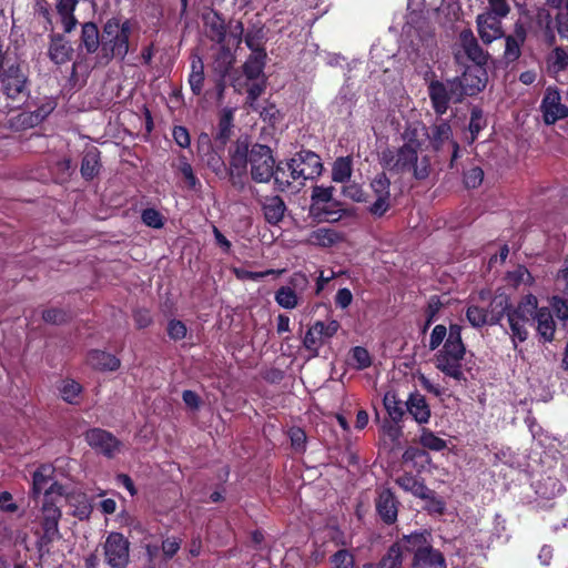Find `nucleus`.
<instances>
[{"label":"nucleus","mask_w":568,"mask_h":568,"mask_svg":"<svg viewBox=\"0 0 568 568\" xmlns=\"http://www.w3.org/2000/svg\"><path fill=\"white\" fill-rule=\"evenodd\" d=\"M460 47L463 48L465 54L473 61L475 64L484 65L487 62V54L479 47L476 38L474 37L470 30H464L459 34Z\"/></svg>","instance_id":"nucleus-26"},{"label":"nucleus","mask_w":568,"mask_h":568,"mask_svg":"<svg viewBox=\"0 0 568 568\" xmlns=\"http://www.w3.org/2000/svg\"><path fill=\"white\" fill-rule=\"evenodd\" d=\"M508 284L515 288L520 286H530L534 283V277L525 266H517L515 270L507 273Z\"/></svg>","instance_id":"nucleus-45"},{"label":"nucleus","mask_w":568,"mask_h":568,"mask_svg":"<svg viewBox=\"0 0 568 568\" xmlns=\"http://www.w3.org/2000/svg\"><path fill=\"white\" fill-rule=\"evenodd\" d=\"M262 209L265 220L270 224L275 225L283 220L286 206L284 201L280 196L275 195L266 197Z\"/></svg>","instance_id":"nucleus-33"},{"label":"nucleus","mask_w":568,"mask_h":568,"mask_svg":"<svg viewBox=\"0 0 568 568\" xmlns=\"http://www.w3.org/2000/svg\"><path fill=\"white\" fill-rule=\"evenodd\" d=\"M266 53L263 49H254L243 65L244 74L250 80L257 79L264 69Z\"/></svg>","instance_id":"nucleus-35"},{"label":"nucleus","mask_w":568,"mask_h":568,"mask_svg":"<svg viewBox=\"0 0 568 568\" xmlns=\"http://www.w3.org/2000/svg\"><path fill=\"white\" fill-rule=\"evenodd\" d=\"M287 170L293 181L312 180L322 173L321 158L312 151H301L286 162Z\"/></svg>","instance_id":"nucleus-7"},{"label":"nucleus","mask_w":568,"mask_h":568,"mask_svg":"<svg viewBox=\"0 0 568 568\" xmlns=\"http://www.w3.org/2000/svg\"><path fill=\"white\" fill-rule=\"evenodd\" d=\"M540 111L546 124H554L568 116V106L561 102L557 88L548 87L540 104Z\"/></svg>","instance_id":"nucleus-17"},{"label":"nucleus","mask_w":568,"mask_h":568,"mask_svg":"<svg viewBox=\"0 0 568 568\" xmlns=\"http://www.w3.org/2000/svg\"><path fill=\"white\" fill-rule=\"evenodd\" d=\"M189 84L194 94L199 95L202 93L204 84V63L199 55L192 57Z\"/></svg>","instance_id":"nucleus-39"},{"label":"nucleus","mask_w":568,"mask_h":568,"mask_svg":"<svg viewBox=\"0 0 568 568\" xmlns=\"http://www.w3.org/2000/svg\"><path fill=\"white\" fill-rule=\"evenodd\" d=\"M384 406L389 415V417L397 422L404 415L403 402L397 398L396 394L393 392H387L384 396Z\"/></svg>","instance_id":"nucleus-46"},{"label":"nucleus","mask_w":568,"mask_h":568,"mask_svg":"<svg viewBox=\"0 0 568 568\" xmlns=\"http://www.w3.org/2000/svg\"><path fill=\"white\" fill-rule=\"evenodd\" d=\"M61 397L69 404H78L82 392V386L73 379H64L59 387Z\"/></svg>","instance_id":"nucleus-44"},{"label":"nucleus","mask_w":568,"mask_h":568,"mask_svg":"<svg viewBox=\"0 0 568 568\" xmlns=\"http://www.w3.org/2000/svg\"><path fill=\"white\" fill-rule=\"evenodd\" d=\"M405 551L397 541L387 551V555L377 564H366L363 568H399L403 562Z\"/></svg>","instance_id":"nucleus-37"},{"label":"nucleus","mask_w":568,"mask_h":568,"mask_svg":"<svg viewBox=\"0 0 568 568\" xmlns=\"http://www.w3.org/2000/svg\"><path fill=\"white\" fill-rule=\"evenodd\" d=\"M519 40L508 37L506 39L505 57L509 61H515L520 55V43L524 41V32L517 33Z\"/></svg>","instance_id":"nucleus-53"},{"label":"nucleus","mask_w":568,"mask_h":568,"mask_svg":"<svg viewBox=\"0 0 568 568\" xmlns=\"http://www.w3.org/2000/svg\"><path fill=\"white\" fill-rule=\"evenodd\" d=\"M131 26L129 21L109 19L103 27V49H109L113 57L123 60L129 52V37Z\"/></svg>","instance_id":"nucleus-5"},{"label":"nucleus","mask_w":568,"mask_h":568,"mask_svg":"<svg viewBox=\"0 0 568 568\" xmlns=\"http://www.w3.org/2000/svg\"><path fill=\"white\" fill-rule=\"evenodd\" d=\"M448 333H449V328L447 329L446 326L442 325V324H438L436 325L432 333H430V337H429V349L432 351H435L437 349L440 344L448 337Z\"/></svg>","instance_id":"nucleus-56"},{"label":"nucleus","mask_w":568,"mask_h":568,"mask_svg":"<svg viewBox=\"0 0 568 568\" xmlns=\"http://www.w3.org/2000/svg\"><path fill=\"white\" fill-rule=\"evenodd\" d=\"M186 326L183 322L172 320L168 325V334L172 339L179 341L185 337Z\"/></svg>","instance_id":"nucleus-64"},{"label":"nucleus","mask_w":568,"mask_h":568,"mask_svg":"<svg viewBox=\"0 0 568 568\" xmlns=\"http://www.w3.org/2000/svg\"><path fill=\"white\" fill-rule=\"evenodd\" d=\"M381 164L384 169L396 174L412 173L417 180L429 175V160L427 156L418 158V150L402 145L396 151L385 150L381 154Z\"/></svg>","instance_id":"nucleus-3"},{"label":"nucleus","mask_w":568,"mask_h":568,"mask_svg":"<svg viewBox=\"0 0 568 568\" xmlns=\"http://www.w3.org/2000/svg\"><path fill=\"white\" fill-rule=\"evenodd\" d=\"M234 120V109L225 108L222 110L220 115V121L217 125V132L215 135V141L219 142L222 146L229 141L232 134Z\"/></svg>","instance_id":"nucleus-36"},{"label":"nucleus","mask_w":568,"mask_h":568,"mask_svg":"<svg viewBox=\"0 0 568 568\" xmlns=\"http://www.w3.org/2000/svg\"><path fill=\"white\" fill-rule=\"evenodd\" d=\"M427 135L426 126L422 123H413L408 125L404 133V144L408 145L412 149L419 150L422 145V139Z\"/></svg>","instance_id":"nucleus-42"},{"label":"nucleus","mask_w":568,"mask_h":568,"mask_svg":"<svg viewBox=\"0 0 568 568\" xmlns=\"http://www.w3.org/2000/svg\"><path fill=\"white\" fill-rule=\"evenodd\" d=\"M353 166L349 156L338 158L332 168V180L334 182L344 183L352 176Z\"/></svg>","instance_id":"nucleus-43"},{"label":"nucleus","mask_w":568,"mask_h":568,"mask_svg":"<svg viewBox=\"0 0 568 568\" xmlns=\"http://www.w3.org/2000/svg\"><path fill=\"white\" fill-rule=\"evenodd\" d=\"M332 568H354V556L346 549L336 551L331 557Z\"/></svg>","instance_id":"nucleus-51"},{"label":"nucleus","mask_w":568,"mask_h":568,"mask_svg":"<svg viewBox=\"0 0 568 568\" xmlns=\"http://www.w3.org/2000/svg\"><path fill=\"white\" fill-rule=\"evenodd\" d=\"M477 29L480 39L487 44L504 36L501 19L491 12H484L477 17Z\"/></svg>","instance_id":"nucleus-21"},{"label":"nucleus","mask_w":568,"mask_h":568,"mask_svg":"<svg viewBox=\"0 0 568 568\" xmlns=\"http://www.w3.org/2000/svg\"><path fill=\"white\" fill-rule=\"evenodd\" d=\"M466 347L462 339V326L452 324L444 346L435 355V366L443 374L455 381H464L463 361Z\"/></svg>","instance_id":"nucleus-2"},{"label":"nucleus","mask_w":568,"mask_h":568,"mask_svg":"<svg viewBox=\"0 0 568 568\" xmlns=\"http://www.w3.org/2000/svg\"><path fill=\"white\" fill-rule=\"evenodd\" d=\"M59 520H42L43 535L40 538V549L50 544L59 536Z\"/></svg>","instance_id":"nucleus-50"},{"label":"nucleus","mask_w":568,"mask_h":568,"mask_svg":"<svg viewBox=\"0 0 568 568\" xmlns=\"http://www.w3.org/2000/svg\"><path fill=\"white\" fill-rule=\"evenodd\" d=\"M407 412L413 418L419 423L425 424L429 420L430 409L426 403L425 397L419 393L410 394L406 402Z\"/></svg>","instance_id":"nucleus-30"},{"label":"nucleus","mask_w":568,"mask_h":568,"mask_svg":"<svg viewBox=\"0 0 568 568\" xmlns=\"http://www.w3.org/2000/svg\"><path fill=\"white\" fill-rule=\"evenodd\" d=\"M509 306V298L504 295H497L490 303V310H484L471 305L466 311V317L473 327L498 324Z\"/></svg>","instance_id":"nucleus-8"},{"label":"nucleus","mask_w":568,"mask_h":568,"mask_svg":"<svg viewBox=\"0 0 568 568\" xmlns=\"http://www.w3.org/2000/svg\"><path fill=\"white\" fill-rule=\"evenodd\" d=\"M274 181L278 185V187L284 191L290 186L293 181L290 171L287 170L286 163H280L276 168L274 166Z\"/></svg>","instance_id":"nucleus-55"},{"label":"nucleus","mask_w":568,"mask_h":568,"mask_svg":"<svg viewBox=\"0 0 568 568\" xmlns=\"http://www.w3.org/2000/svg\"><path fill=\"white\" fill-rule=\"evenodd\" d=\"M58 497H53L52 499H44L42 505V520H59L61 517V511L57 506Z\"/></svg>","instance_id":"nucleus-57"},{"label":"nucleus","mask_w":568,"mask_h":568,"mask_svg":"<svg viewBox=\"0 0 568 568\" xmlns=\"http://www.w3.org/2000/svg\"><path fill=\"white\" fill-rule=\"evenodd\" d=\"M202 19L207 37L216 43H222L226 36L224 19L212 9L205 10L202 13Z\"/></svg>","instance_id":"nucleus-22"},{"label":"nucleus","mask_w":568,"mask_h":568,"mask_svg":"<svg viewBox=\"0 0 568 568\" xmlns=\"http://www.w3.org/2000/svg\"><path fill=\"white\" fill-rule=\"evenodd\" d=\"M73 48L69 40L57 34L51 37L49 57L55 64H64L72 59Z\"/></svg>","instance_id":"nucleus-25"},{"label":"nucleus","mask_w":568,"mask_h":568,"mask_svg":"<svg viewBox=\"0 0 568 568\" xmlns=\"http://www.w3.org/2000/svg\"><path fill=\"white\" fill-rule=\"evenodd\" d=\"M310 281L302 272H295L286 285L277 288L275 302L285 310H294L300 305L302 294L307 290Z\"/></svg>","instance_id":"nucleus-12"},{"label":"nucleus","mask_w":568,"mask_h":568,"mask_svg":"<svg viewBox=\"0 0 568 568\" xmlns=\"http://www.w3.org/2000/svg\"><path fill=\"white\" fill-rule=\"evenodd\" d=\"M488 8L486 12H491L499 19L505 18L509 13V4L507 0H487Z\"/></svg>","instance_id":"nucleus-60"},{"label":"nucleus","mask_w":568,"mask_h":568,"mask_svg":"<svg viewBox=\"0 0 568 568\" xmlns=\"http://www.w3.org/2000/svg\"><path fill=\"white\" fill-rule=\"evenodd\" d=\"M403 37L417 53H425L435 43L434 31L429 22L417 16H412L406 22L403 28Z\"/></svg>","instance_id":"nucleus-6"},{"label":"nucleus","mask_w":568,"mask_h":568,"mask_svg":"<svg viewBox=\"0 0 568 568\" xmlns=\"http://www.w3.org/2000/svg\"><path fill=\"white\" fill-rule=\"evenodd\" d=\"M428 94L435 112L439 115L446 113L450 102H462L460 85L457 82L447 80L446 82L432 81L428 85Z\"/></svg>","instance_id":"nucleus-9"},{"label":"nucleus","mask_w":568,"mask_h":568,"mask_svg":"<svg viewBox=\"0 0 568 568\" xmlns=\"http://www.w3.org/2000/svg\"><path fill=\"white\" fill-rule=\"evenodd\" d=\"M413 566L415 568H446V562L443 554L432 547V545L424 551L422 559L414 558Z\"/></svg>","instance_id":"nucleus-38"},{"label":"nucleus","mask_w":568,"mask_h":568,"mask_svg":"<svg viewBox=\"0 0 568 568\" xmlns=\"http://www.w3.org/2000/svg\"><path fill=\"white\" fill-rule=\"evenodd\" d=\"M342 241V235L333 229L320 227L312 231L306 242L321 247H331Z\"/></svg>","instance_id":"nucleus-32"},{"label":"nucleus","mask_w":568,"mask_h":568,"mask_svg":"<svg viewBox=\"0 0 568 568\" xmlns=\"http://www.w3.org/2000/svg\"><path fill=\"white\" fill-rule=\"evenodd\" d=\"M104 556L112 568H125L130 559V542L120 532H111L104 542Z\"/></svg>","instance_id":"nucleus-14"},{"label":"nucleus","mask_w":568,"mask_h":568,"mask_svg":"<svg viewBox=\"0 0 568 568\" xmlns=\"http://www.w3.org/2000/svg\"><path fill=\"white\" fill-rule=\"evenodd\" d=\"M353 365L357 369H364L371 366L372 359L368 351L364 347L356 346L352 349Z\"/></svg>","instance_id":"nucleus-54"},{"label":"nucleus","mask_w":568,"mask_h":568,"mask_svg":"<svg viewBox=\"0 0 568 568\" xmlns=\"http://www.w3.org/2000/svg\"><path fill=\"white\" fill-rule=\"evenodd\" d=\"M176 170L183 175L185 182L191 189H195L200 181L195 176L191 164L184 155H181L178 160Z\"/></svg>","instance_id":"nucleus-47"},{"label":"nucleus","mask_w":568,"mask_h":568,"mask_svg":"<svg viewBox=\"0 0 568 568\" xmlns=\"http://www.w3.org/2000/svg\"><path fill=\"white\" fill-rule=\"evenodd\" d=\"M344 196L351 199L354 202H365L366 193L363 187L357 183H349L343 187Z\"/></svg>","instance_id":"nucleus-58"},{"label":"nucleus","mask_w":568,"mask_h":568,"mask_svg":"<svg viewBox=\"0 0 568 568\" xmlns=\"http://www.w3.org/2000/svg\"><path fill=\"white\" fill-rule=\"evenodd\" d=\"M396 484L405 491H408L418 498L430 497V489L412 474L405 473L398 476L396 478Z\"/></svg>","instance_id":"nucleus-34"},{"label":"nucleus","mask_w":568,"mask_h":568,"mask_svg":"<svg viewBox=\"0 0 568 568\" xmlns=\"http://www.w3.org/2000/svg\"><path fill=\"white\" fill-rule=\"evenodd\" d=\"M487 121L484 118V114L480 109L474 108L470 113V121H469V132H470V142H474L478 133L486 126Z\"/></svg>","instance_id":"nucleus-48"},{"label":"nucleus","mask_w":568,"mask_h":568,"mask_svg":"<svg viewBox=\"0 0 568 568\" xmlns=\"http://www.w3.org/2000/svg\"><path fill=\"white\" fill-rule=\"evenodd\" d=\"M339 327L341 325L336 320L315 322L304 336V347L313 357L317 356L320 348L338 332Z\"/></svg>","instance_id":"nucleus-13"},{"label":"nucleus","mask_w":568,"mask_h":568,"mask_svg":"<svg viewBox=\"0 0 568 568\" xmlns=\"http://www.w3.org/2000/svg\"><path fill=\"white\" fill-rule=\"evenodd\" d=\"M100 169V153L97 149H91L85 152L81 163V174L84 179L91 180Z\"/></svg>","instance_id":"nucleus-41"},{"label":"nucleus","mask_w":568,"mask_h":568,"mask_svg":"<svg viewBox=\"0 0 568 568\" xmlns=\"http://www.w3.org/2000/svg\"><path fill=\"white\" fill-rule=\"evenodd\" d=\"M420 444L425 448L436 450V452H439V450H443L444 448H446V442L443 438L436 436L433 432H430L428 429L422 430Z\"/></svg>","instance_id":"nucleus-49"},{"label":"nucleus","mask_w":568,"mask_h":568,"mask_svg":"<svg viewBox=\"0 0 568 568\" xmlns=\"http://www.w3.org/2000/svg\"><path fill=\"white\" fill-rule=\"evenodd\" d=\"M484 172L480 168L469 169L464 175V182L467 187L475 189L483 182Z\"/></svg>","instance_id":"nucleus-62"},{"label":"nucleus","mask_w":568,"mask_h":568,"mask_svg":"<svg viewBox=\"0 0 568 568\" xmlns=\"http://www.w3.org/2000/svg\"><path fill=\"white\" fill-rule=\"evenodd\" d=\"M547 72L557 78L568 69V51L562 47H555L546 57Z\"/></svg>","instance_id":"nucleus-29"},{"label":"nucleus","mask_w":568,"mask_h":568,"mask_svg":"<svg viewBox=\"0 0 568 568\" xmlns=\"http://www.w3.org/2000/svg\"><path fill=\"white\" fill-rule=\"evenodd\" d=\"M537 333L544 342H551L556 332V324L548 307H540L536 314Z\"/></svg>","instance_id":"nucleus-31"},{"label":"nucleus","mask_w":568,"mask_h":568,"mask_svg":"<svg viewBox=\"0 0 568 568\" xmlns=\"http://www.w3.org/2000/svg\"><path fill=\"white\" fill-rule=\"evenodd\" d=\"M0 93L8 111L22 106L29 97L26 68L9 51L0 58Z\"/></svg>","instance_id":"nucleus-1"},{"label":"nucleus","mask_w":568,"mask_h":568,"mask_svg":"<svg viewBox=\"0 0 568 568\" xmlns=\"http://www.w3.org/2000/svg\"><path fill=\"white\" fill-rule=\"evenodd\" d=\"M84 440L94 450L108 458H113L122 450V443L110 432L101 428H91L84 433Z\"/></svg>","instance_id":"nucleus-15"},{"label":"nucleus","mask_w":568,"mask_h":568,"mask_svg":"<svg viewBox=\"0 0 568 568\" xmlns=\"http://www.w3.org/2000/svg\"><path fill=\"white\" fill-rule=\"evenodd\" d=\"M334 189L332 186H315L312 192L311 214L320 220L335 221L338 217L337 211L332 206L335 204L333 199Z\"/></svg>","instance_id":"nucleus-16"},{"label":"nucleus","mask_w":568,"mask_h":568,"mask_svg":"<svg viewBox=\"0 0 568 568\" xmlns=\"http://www.w3.org/2000/svg\"><path fill=\"white\" fill-rule=\"evenodd\" d=\"M81 43L88 53H94L100 45V33L95 23L85 22L81 28Z\"/></svg>","instance_id":"nucleus-40"},{"label":"nucleus","mask_w":568,"mask_h":568,"mask_svg":"<svg viewBox=\"0 0 568 568\" xmlns=\"http://www.w3.org/2000/svg\"><path fill=\"white\" fill-rule=\"evenodd\" d=\"M251 176L256 183H267L274 175L275 160L267 145L254 144L250 151Z\"/></svg>","instance_id":"nucleus-11"},{"label":"nucleus","mask_w":568,"mask_h":568,"mask_svg":"<svg viewBox=\"0 0 568 568\" xmlns=\"http://www.w3.org/2000/svg\"><path fill=\"white\" fill-rule=\"evenodd\" d=\"M481 67L483 65L478 64L468 67L462 77L453 79L454 82H457L460 85L463 98L465 95H475L485 88L487 74Z\"/></svg>","instance_id":"nucleus-18"},{"label":"nucleus","mask_w":568,"mask_h":568,"mask_svg":"<svg viewBox=\"0 0 568 568\" xmlns=\"http://www.w3.org/2000/svg\"><path fill=\"white\" fill-rule=\"evenodd\" d=\"M376 509L386 524H393L397 519V501L390 490L385 489L379 494Z\"/></svg>","instance_id":"nucleus-27"},{"label":"nucleus","mask_w":568,"mask_h":568,"mask_svg":"<svg viewBox=\"0 0 568 568\" xmlns=\"http://www.w3.org/2000/svg\"><path fill=\"white\" fill-rule=\"evenodd\" d=\"M389 186L390 181L385 173L377 174L371 183V187L376 197L390 196Z\"/></svg>","instance_id":"nucleus-52"},{"label":"nucleus","mask_w":568,"mask_h":568,"mask_svg":"<svg viewBox=\"0 0 568 568\" xmlns=\"http://www.w3.org/2000/svg\"><path fill=\"white\" fill-rule=\"evenodd\" d=\"M234 273L237 278L240 280H253L258 281L270 274H282L283 271H275V270H267L265 272H251L242 268H235Z\"/></svg>","instance_id":"nucleus-61"},{"label":"nucleus","mask_w":568,"mask_h":568,"mask_svg":"<svg viewBox=\"0 0 568 568\" xmlns=\"http://www.w3.org/2000/svg\"><path fill=\"white\" fill-rule=\"evenodd\" d=\"M390 206V196L376 197L375 202L369 206V213L374 216H383Z\"/></svg>","instance_id":"nucleus-63"},{"label":"nucleus","mask_w":568,"mask_h":568,"mask_svg":"<svg viewBox=\"0 0 568 568\" xmlns=\"http://www.w3.org/2000/svg\"><path fill=\"white\" fill-rule=\"evenodd\" d=\"M87 362L94 369L110 372L116 371L121 364L120 359L114 355L99 349L90 351L87 356Z\"/></svg>","instance_id":"nucleus-28"},{"label":"nucleus","mask_w":568,"mask_h":568,"mask_svg":"<svg viewBox=\"0 0 568 568\" xmlns=\"http://www.w3.org/2000/svg\"><path fill=\"white\" fill-rule=\"evenodd\" d=\"M250 149L246 140H237L233 148L230 150V174L233 179L242 176L246 172L247 163H250Z\"/></svg>","instance_id":"nucleus-20"},{"label":"nucleus","mask_w":568,"mask_h":568,"mask_svg":"<svg viewBox=\"0 0 568 568\" xmlns=\"http://www.w3.org/2000/svg\"><path fill=\"white\" fill-rule=\"evenodd\" d=\"M430 142L436 150H439L446 142L453 148L452 163L458 158L459 146L452 141L450 125L445 121H439L432 126Z\"/></svg>","instance_id":"nucleus-23"},{"label":"nucleus","mask_w":568,"mask_h":568,"mask_svg":"<svg viewBox=\"0 0 568 568\" xmlns=\"http://www.w3.org/2000/svg\"><path fill=\"white\" fill-rule=\"evenodd\" d=\"M53 475L54 467L50 464H42L34 470L31 488L33 498H38L41 494L44 495V499L62 498L65 495L64 487L54 481Z\"/></svg>","instance_id":"nucleus-10"},{"label":"nucleus","mask_w":568,"mask_h":568,"mask_svg":"<svg viewBox=\"0 0 568 568\" xmlns=\"http://www.w3.org/2000/svg\"><path fill=\"white\" fill-rule=\"evenodd\" d=\"M430 534L427 531L413 532L404 536L398 542L405 552L414 554L420 560L424 551L430 546Z\"/></svg>","instance_id":"nucleus-24"},{"label":"nucleus","mask_w":568,"mask_h":568,"mask_svg":"<svg viewBox=\"0 0 568 568\" xmlns=\"http://www.w3.org/2000/svg\"><path fill=\"white\" fill-rule=\"evenodd\" d=\"M197 153L204 165L212 170L216 175L225 172V163L222 155L214 150L210 135L202 133L197 139Z\"/></svg>","instance_id":"nucleus-19"},{"label":"nucleus","mask_w":568,"mask_h":568,"mask_svg":"<svg viewBox=\"0 0 568 568\" xmlns=\"http://www.w3.org/2000/svg\"><path fill=\"white\" fill-rule=\"evenodd\" d=\"M539 308L537 297L532 294H527L520 300L515 308L510 310L509 305L508 310H506L505 313H507L511 341L515 349L518 347V342L523 343L528 338L527 325L530 321H535Z\"/></svg>","instance_id":"nucleus-4"},{"label":"nucleus","mask_w":568,"mask_h":568,"mask_svg":"<svg viewBox=\"0 0 568 568\" xmlns=\"http://www.w3.org/2000/svg\"><path fill=\"white\" fill-rule=\"evenodd\" d=\"M142 221L145 225L153 229H161L163 226L162 215L154 209H146L142 212Z\"/></svg>","instance_id":"nucleus-59"}]
</instances>
